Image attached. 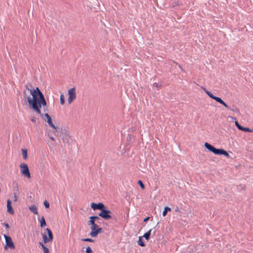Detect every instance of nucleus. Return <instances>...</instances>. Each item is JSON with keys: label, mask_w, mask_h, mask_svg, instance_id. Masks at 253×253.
<instances>
[{"label": "nucleus", "mask_w": 253, "mask_h": 253, "mask_svg": "<svg viewBox=\"0 0 253 253\" xmlns=\"http://www.w3.org/2000/svg\"><path fill=\"white\" fill-rule=\"evenodd\" d=\"M92 216L93 218L95 220L100 219L99 217H98V216Z\"/></svg>", "instance_id": "obj_40"}, {"label": "nucleus", "mask_w": 253, "mask_h": 253, "mask_svg": "<svg viewBox=\"0 0 253 253\" xmlns=\"http://www.w3.org/2000/svg\"><path fill=\"white\" fill-rule=\"evenodd\" d=\"M85 252L86 253H92V250L90 247L88 246L86 248Z\"/></svg>", "instance_id": "obj_31"}, {"label": "nucleus", "mask_w": 253, "mask_h": 253, "mask_svg": "<svg viewBox=\"0 0 253 253\" xmlns=\"http://www.w3.org/2000/svg\"><path fill=\"white\" fill-rule=\"evenodd\" d=\"M2 225L5 227L7 230L9 228V225L7 223L4 222L2 223Z\"/></svg>", "instance_id": "obj_35"}, {"label": "nucleus", "mask_w": 253, "mask_h": 253, "mask_svg": "<svg viewBox=\"0 0 253 253\" xmlns=\"http://www.w3.org/2000/svg\"><path fill=\"white\" fill-rule=\"evenodd\" d=\"M30 93L33 97L27 96L25 91L24 92V98L27 99L29 108L35 112L37 114L41 115L42 103L40 96L39 88L37 87L35 89L30 90Z\"/></svg>", "instance_id": "obj_1"}, {"label": "nucleus", "mask_w": 253, "mask_h": 253, "mask_svg": "<svg viewBox=\"0 0 253 253\" xmlns=\"http://www.w3.org/2000/svg\"><path fill=\"white\" fill-rule=\"evenodd\" d=\"M6 207H7V211L8 213H10L11 214H13L14 212L13 209L12 207L11 201L9 199H8L7 200Z\"/></svg>", "instance_id": "obj_14"}, {"label": "nucleus", "mask_w": 253, "mask_h": 253, "mask_svg": "<svg viewBox=\"0 0 253 253\" xmlns=\"http://www.w3.org/2000/svg\"><path fill=\"white\" fill-rule=\"evenodd\" d=\"M60 101L61 105H64L65 103V98L64 95L62 94L60 96Z\"/></svg>", "instance_id": "obj_26"}, {"label": "nucleus", "mask_w": 253, "mask_h": 253, "mask_svg": "<svg viewBox=\"0 0 253 253\" xmlns=\"http://www.w3.org/2000/svg\"><path fill=\"white\" fill-rule=\"evenodd\" d=\"M220 104L223 105L226 108H229V106H228V105L224 101H222Z\"/></svg>", "instance_id": "obj_37"}, {"label": "nucleus", "mask_w": 253, "mask_h": 253, "mask_svg": "<svg viewBox=\"0 0 253 253\" xmlns=\"http://www.w3.org/2000/svg\"><path fill=\"white\" fill-rule=\"evenodd\" d=\"M19 190L18 185L17 183H15V186L13 187L14 192H18Z\"/></svg>", "instance_id": "obj_29"}, {"label": "nucleus", "mask_w": 253, "mask_h": 253, "mask_svg": "<svg viewBox=\"0 0 253 253\" xmlns=\"http://www.w3.org/2000/svg\"><path fill=\"white\" fill-rule=\"evenodd\" d=\"M68 95L69 97H71L73 98L76 99V94L75 87H74L73 88H71L68 90Z\"/></svg>", "instance_id": "obj_16"}, {"label": "nucleus", "mask_w": 253, "mask_h": 253, "mask_svg": "<svg viewBox=\"0 0 253 253\" xmlns=\"http://www.w3.org/2000/svg\"><path fill=\"white\" fill-rule=\"evenodd\" d=\"M201 88L203 89L205 93L211 98L215 100L216 102L220 104L223 101L220 97L216 96L213 94L211 91L208 90L205 87L201 86Z\"/></svg>", "instance_id": "obj_9"}, {"label": "nucleus", "mask_w": 253, "mask_h": 253, "mask_svg": "<svg viewBox=\"0 0 253 253\" xmlns=\"http://www.w3.org/2000/svg\"><path fill=\"white\" fill-rule=\"evenodd\" d=\"M227 109L233 112L236 111V110H238L237 108L234 106H233L232 107H229V108Z\"/></svg>", "instance_id": "obj_33"}, {"label": "nucleus", "mask_w": 253, "mask_h": 253, "mask_svg": "<svg viewBox=\"0 0 253 253\" xmlns=\"http://www.w3.org/2000/svg\"><path fill=\"white\" fill-rule=\"evenodd\" d=\"M36 118H32V119H31V121L32 122H36Z\"/></svg>", "instance_id": "obj_45"}, {"label": "nucleus", "mask_w": 253, "mask_h": 253, "mask_svg": "<svg viewBox=\"0 0 253 253\" xmlns=\"http://www.w3.org/2000/svg\"><path fill=\"white\" fill-rule=\"evenodd\" d=\"M91 232L90 233V236L92 237H95L97 236L98 234L103 232L102 228L99 227L97 224L95 226H91Z\"/></svg>", "instance_id": "obj_8"}, {"label": "nucleus", "mask_w": 253, "mask_h": 253, "mask_svg": "<svg viewBox=\"0 0 253 253\" xmlns=\"http://www.w3.org/2000/svg\"><path fill=\"white\" fill-rule=\"evenodd\" d=\"M74 99H75L71 97H68V101L69 104H71Z\"/></svg>", "instance_id": "obj_36"}, {"label": "nucleus", "mask_w": 253, "mask_h": 253, "mask_svg": "<svg viewBox=\"0 0 253 253\" xmlns=\"http://www.w3.org/2000/svg\"><path fill=\"white\" fill-rule=\"evenodd\" d=\"M151 231L152 229H150L149 231L144 233L142 237H144L147 241L149 240L150 238Z\"/></svg>", "instance_id": "obj_19"}, {"label": "nucleus", "mask_w": 253, "mask_h": 253, "mask_svg": "<svg viewBox=\"0 0 253 253\" xmlns=\"http://www.w3.org/2000/svg\"><path fill=\"white\" fill-rule=\"evenodd\" d=\"M43 253H49V251L48 249L45 246H43L42 248Z\"/></svg>", "instance_id": "obj_32"}, {"label": "nucleus", "mask_w": 253, "mask_h": 253, "mask_svg": "<svg viewBox=\"0 0 253 253\" xmlns=\"http://www.w3.org/2000/svg\"><path fill=\"white\" fill-rule=\"evenodd\" d=\"M137 183L142 189H145V185L141 180H139Z\"/></svg>", "instance_id": "obj_27"}, {"label": "nucleus", "mask_w": 253, "mask_h": 253, "mask_svg": "<svg viewBox=\"0 0 253 253\" xmlns=\"http://www.w3.org/2000/svg\"><path fill=\"white\" fill-rule=\"evenodd\" d=\"M82 241L84 242H91L93 243L94 242V240L91 239V238H84L82 239Z\"/></svg>", "instance_id": "obj_28"}, {"label": "nucleus", "mask_w": 253, "mask_h": 253, "mask_svg": "<svg viewBox=\"0 0 253 253\" xmlns=\"http://www.w3.org/2000/svg\"><path fill=\"white\" fill-rule=\"evenodd\" d=\"M43 111L45 112H48V106L45 107V108H43Z\"/></svg>", "instance_id": "obj_42"}, {"label": "nucleus", "mask_w": 253, "mask_h": 253, "mask_svg": "<svg viewBox=\"0 0 253 253\" xmlns=\"http://www.w3.org/2000/svg\"><path fill=\"white\" fill-rule=\"evenodd\" d=\"M39 92H40V96L41 103H42V106L43 107V108H45V107L47 106V103L45 100L44 95L42 93V92L40 90V89H39Z\"/></svg>", "instance_id": "obj_15"}, {"label": "nucleus", "mask_w": 253, "mask_h": 253, "mask_svg": "<svg viewBox=\"0 0 253 253\" xmlns=\"http://www.w3.org/2000/svg\"><path fill=\"white\" fill-rule=\"evenodd\" d=\"M175 212H180V211L179 210V208L177 207H176L175 209Z\"/></svg>", "instance_id": "obj_43"}, {"label": "nucleus", "mask_w": 253, "mask_h": 253, "mask_svg": "<svg viewBox=\"0 0 253 253\" xmlns=\"http://www.w3.org/2000/svg\"><path fill=\"white\" fill-rule=\"evenodd\" d=\"M3 237L5 239L6 243V244L4 247V250H7L8 248L11 249H14L15 246L14 245V243L12 240L11 237L6 235V234H3Z\"/></svg>", "instance_id": "obj_6"}, {"label": "nucleus", "mask_w": 253, "mask_h": 253, "mask_svg": "<svg viewBox=\"0 0 253 253\" xmlns=\"http://www.w3.org/2000/svg\"><path fill=\"white\" fill-rule=\"evenodd\" d=\"M63 142L65 143L69 144L70 140V136L67 133H65L62 136Z\"/></svg>", "instance_id": "obj_17"}, {"label": "nucleus", "mask_w": 253, "mask_h": 253, "mask_svg": "<svg viewBox=\"0 0 253 253\" xmlns=\"http://www.w3.org/2000/svg\"><path fill=\"white\" fill-rule=\"evenodd\" d=\"M38 220L40 222V226L41 228H43L46 225L44 216H42L41 218L39 217Z\"/></svg>", "instance_id": "obj_18"}, {"label": "nucleus", "mask_w": 253, "mask_h": 253, "mask_svg": "<svg viewBox=\"0 0 253 253\" xmlns=\"http://www.w3.org/2000/svg\"><path fill=\"white\" fill-rule=\"evenodd\" d=\"M25 87L26 89L29 90L30 92V90H32V89H35V88H33V86H32V84H25Z\"/></svg>", "instance_id": "obj_25"}, {"label": "nucleus", "mask_w": 253, "mask_h": 253, "mask_svg": "<svg viewBox=\"0 0 253 253\" xmlns=\"http://www.w3.org/2000/svg\"><path fill=\"white\" fill-rule=\"evenodd\" d=\"M98 216L106 220L112 219L114 222H116L117 221V217L106 207L98 213Z\"/></svg>", "instance_id": "obj_3"}, {"label": "nucleus", "mask_w": 253, "mask_h": 253, "mask_svg": "<svg viewBox=\"0 0 253 253\" xmlns=\"http://www.w3.org/2000/svg\"><path fill=\"white\" fill-rule=\"evenodd\" d=\"M105 206L102 203H91L90 204V207L94 210H99L101 211V210L104 208Z\"/></svg>", "instance_id": "obj_12"}, {"label": "nucleus", "mask_w": 253, "mask_h": 253, "mask_svg": "<svg viewBox=\"0 0 253 253\" xmlns=\"http://www.w3.org/2000/svg\"><path fill=\"white\" fill-rule=\"evenodd\" d=\"M137 244L139 246L141 247H145V244L143 241L142 237L140 236L138 238V240L137 241Z\"/></svg>", "instance_id": "obj_21"}, {"label": "nucleus", "mask_w": 253, "mask_h": 253, "mask_svg": "<svg viewBox=\"0 0 253 253\" xmlns=\"http://www.w3.org/2000/svg\"><path fill=\"white\" fill-rule=\"evenodd\" d=\"M49 138H50L51 140H52V141H54V140H55V139H54V138L53 136H49Z\"/></svg>", "instance_id": "obj_46"}, {"label": "nucleus", "mask_w": 253, "mask_h": 253, "mask_svg": "<svg viewBox=\"0 0 253 253\" xmlns=\"http://www.w3.org/2000/svg\"><path fill=\"white\" fill-rule=\"evenodd\" d=\"M40 116H41L42 119L44 121H46V119L47 123H48L49 126L52 127L54 129H55V131H57V127L53 124L52 121V119L48 113H45L44 114H42Z\"/></svg>", "instance_id": "obj_7"}, {"label": "nucleus", "mask_w": 253, "mask_h": 253, "mask_svg": "<svg viewBox=\"0 0 253 253\" xmlns=\"http://www.w3.org/2000/svg\"><path fill=\"white\" fill-rule=\"evenodd\" d=\"M21 173L28 178L31 177V174L27 164L25 163L21 164L20 166Z\"/></svg>", "instance_id": "obj_5"}, {"label": "nucleus", "mask_w": 253, "mask_h": 253, "mask_svg": "<svg viewBox=\"0 0 253 253\" xmlns=\"http://www.w3.org/2000/svg\"><path fill=\"white\" fill-rule=\"evenodd\" d=\"M205 147L210 152H212L214 154L216 155H224L227 158H229L230 155L225 150L222 148H216L208 142H205L204 144Z\"/></svg>", "instance_id": "obj_2"}, {"label": "nucleus", "mask_w": 253, "mask_h": 253, "mask_svg": "<svg viewBox=\"0 0 253 253\" xmlns=\"http://www.w3.org/2000/svg\"><path fill=\"white\" fill-rule=\"evenodd\" d=\"M171 208H169V207H165L164 208V210L163 211V213H162V215L163 216H166L167 214V212L168 211H171Z\"/></svg>", "instance_id": "obj_22"}, {"label": "nucleus", "mask_w": 253, "mask_h": 253, "mask_svg": "<svg viewBox=\"0 0 253 253\" xmlns=\"http://www.w3.org/2000/svg\"><path fill=\"white\" fill-rule=\"evenodd\" d=\"M133 137V136L131 134H128L127 137H126V139H127V141H130L131 139H132Z\"/></svg>", "instance_id": "obj_34"}, {"label": "nucleus", "mask_w": 253, "mask_h": 253, "mask_svg": "<svg viewBox=\"0 0 253 253\" xmlns=\"http://www.w3.org/2000/svg\"><path fill=\"white\" fill-rule=\"evenodd\" d=\"M39 244H40V246H41L42 249L43 248V246H45L42 242H40Z\"/></svg>", "instance_id": "obj_44"}, {"label": "nucleus", "mask_w": 253, "mask_h": 253, "mask_svg": "<svg viewBox=\"0 0 253 253\" xmlns=\"http://www.w3.org/2000/svg\"><path fill=\"white\" fill-rule=\"evenodd\" d=\"M201 88L203 89L205 93L211 98L215 100L216 102L220 104L223 101L220 97L216 96L213 94L211 91L208 90L205 87L201 86Z\"/></svg>", "instance_id": "obj_10"}, {"label": "nucleus", "mask_w": 253, "mask_h": 253, "mask_svg": "<svg viewBox=\"0 0 253 253\" xmlns=\"http://www.w3.org/2000/svg\"><path fill=\"white\" fill-rule=\"evenodd\" d=\"M178 67L180 68V69L181 70V71H183V69H182V67H181V65H178Z\"/></svg>", "instance_id": "obj_47"}, {"label": "nucleus", "mask_w": 253, "mask_h": 253, "mask_svg": "<svg viewBox=\"0 0 253 253\" xmlns=\"http://www.w3.org/2000/svg\"><path fill=\"white\" fill-rule=\"evenodd\" d=\"M45 231L48 235V237L45 233L42 234L43 242L44 244L51 242L53 239V234L50 229L47 228L45 229Z\"/></svg>", "instance_id": "obj_4"}, {"label": "nucleus", "mask_w": 253, "mask_h": 253, "mask_svg": "<svg viewBox=\"0 0 253 253\" xmlns=\"http://www.w3.org/2000/svg\"><path fill=\"white\" fill-rule=\"evenodd\" d=\"M29 210L31 212H32L35 214H38V211L37 208V207L35 205L29 207Z\"/></svg>", "instance_id": "obj_20"}, {"label": "nucleus", "mask_w": 253, "mask_h": 253, "mask_svg": "<svg viewBox=\"0 0 253 253\" xmlns=\"http://www.w3.org/2000/svg\"><path fill=\"white\" fill-rule=\"evenodd\" d=\"M201 88L203 89L205 93L211 98L215 100L216 102L220 104L223 101L220 97L216 96L213 94L211 91L208 90L205 87L201 86Z\"/></svg>", "instance_id": "obj_11"}, {"label": "nucleus", "mask_w": 253, "mask_h": 253, "mask_svg": "<svg viewBox=\"0 0 253 253\" xmlns=\"http://www.w3.org/2000/svg\"><path fill=\"white\" fill-rule=\"evenodd\" d=\"M235 125L239 130H242L244 132H253V129H251L249 127H244V126H241L237 121H235Z\"/></svg>", "instance_id": "obj_13"}, {"label": "nucleus", "mask_w": 253, "mask_h": 253, "mask_svg": "<svg viewBox=\"0 0 253 253\" xmlns=\"http://www.w3.org/2000/svg\"><path fill=\"white\" fill-rule=\"evenodd\" d=\"M154 86H155L156 87L159 88L161 86V84L157 83H154Z\"/></svg>", "instance_id": "obj_38"}, {"label": "nucleus", "mask_w": 253, "mask_h": 253, "mask_svg": "<svg viewBox=\"0 0 253 253\" xmlns=\"http://www.w3.org/2000/svg\"><path fill=\"white\" fill-rule=\"evenodd\" d=\"M43 205L45 208L48 209L49 208V206H50L49 203L46 200H45L43 202Z\"/></svg>", "instance_id": "obj_30"}, {"label": "nucleus", "mask_w": 253, "mask_h": 253, "mask_svg": "<svg viewBox=\"0 0 253 253\" xmlns=\"http://www.w3.org/2000/svg\"><path fill=\"white\" fill-rule=\"evenodd\" d=\"M150 218V216H148V217H146V218H145L143 220V222H146L147 221H148L149 219Z\"/></svg>", "instance_id": "obj_41"}, {"label": "nucleus", "mask_w": 253, "mask_h": 253, "mask_svg": "<svg viewBox=\"0 0 253 253\" xmlns=\"http://www.w3.org/2000/svg\"><path fill=\"white\" fill-rule=\"evenodd\" d=\"M22 155H23V159L24 160L27 159V157H28L27 150V149H22Z\"/></svg>", "instance_id": "obj_24"}, {"label": "nucleus", "mask_w": 253, "mask_h": 253, "mask_svg": "<svg viewBox=\"0 0 253 253\" xmlns=\"http://www.w3.org/2000/svg\"><path fill=\"white\" fill-rule=\"evenodd\" d=\"M90 220L88 221V224L91 226H95L96 224L95 223V220L93 218L92 216L89 217Z\"/></svg>", "instance_id": "obj_23"}, {"label": "nucleus", "mask_w": 253, "mask_h": 253, "mask_svg": "<svg viewBox=\"0 0 253 253\" xmlns=\"http://www.w3.org/2000/svg\"><path fill=\"white\" fill-rule=\"evenodd\" d=\"M14 201L16 202L17 201V195L16 192H14Z\"/></svg>", "instance_id": "obj_39"}]
</instances>
